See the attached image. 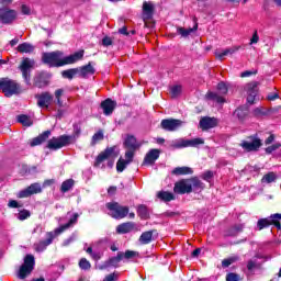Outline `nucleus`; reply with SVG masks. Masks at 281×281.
<instances>
[{
    "label": "nucleus",
    "instance_id": "1",
    "mask_svg": "<svg viewBox=\"0 0 281 281\" xmlns=\"http://www.w3.org/2000/svg\"><path fill=\"white\" fill-rule=\"evenodd\" d=\"M85 57V50L81 49L77 53H72L69 56L64 57L61 50H55L50 53L42 54L43 65H47L49 68H60L67 65H75Z\"/></svg>",
    "mask_w": 281,
    "mask_h": 281
},
{
    "label": "nucleus",
    "instance_id": "2",
    "mask_svg": "<svg viewBox=\"0 0 281 281\" xmlns=\"http://www.w3.org/2000/svg\"><path fill=\"white\" fill-rule=\"evenodd\" d=\"M82 127L81 124H72V135H61L52 137L46 145L47 149L58 150L64 147H68L70 144L75 143L76 139L81 135Z\"/></svg>",
    "mask_w": 281,
    "mask_h": 281
},
{
    "label": "nucleus",
    "instance_id": "3",
    "mask_svg": "<svg viewBox=\"0 0 281 281\" xmlns=\"http://www.w3.org/2000/svg\"><path fill=\"white\" fill-rule=\"evenodd\" d=\"M0 91L10 98L21 93V86L13 79L0 78Z\"/></svg>",
    "mask_w": 281,
    "mask_h": 281
},
{
    "label": "nucleus",
    "instance_id": "4",
    "mask_svg": "<svg viewBox=\"0 0 281 281\" xmlns=\"http://www.w3.org/2000/svg\"><path fill=\"white\" fill-rule=\"evenodd\" d=\"M35 266H36V259H34V256L32 254H27L24 258V263L20 266L18 278L20 280H24L26 277H29L32 273Z\"/></svg>",
    "mask_w": 281,
    "mask_h": 281
},
{
    "label": "nucleus",
    "instance_id": "5",
    "mask_svg": "<svg viewBox=\"0 0 281 281\" xmlns=\"http://www.w3.org/2000/svg\"><path fill=\"white\" fill-rule=\"evenodd\" d=\"M106 207L111 212V217L115 220L126 218L130 213V207L122 206L119 202H109Z\"/></svg>",
    "mask_w": 281,
    "mask_h": 281
},
{
    "label": "nucleus",
    "instance_id": "6",
    "mask_svg": "<svg viewBox=\"0 0 281 281\" xmlns=\"http://www.w3.org/2000/svg\"><path fill=\"white\" fill-rule=\"evenodd\" d=\"M247 139L250 140H243V143H239V147L245 149L246 153H254L258 151L259 148L262 147L263 143L262 139L258 137V134H254L251 136H247Z\"/></svg>",
    "mask_w": 281,
    "mask_h": 281
},
{
    "label": "nucleus",
    "instance_id": "7",
    "mask_svg": "<svg viewBox=\"0 0 281 281\" xmlns=\"http://www.w3.org/2000/svg\"><path fill=\"white\" fill-rule=\"evenodd\" d=\"M119 153L116 151V146L106 147V149H103L99 156L95 157L94 160V168H99L100 165L104 161H108L111 158H116Z\"/></svg>",
    "mask_w": 281,
    "mask_h": 281
},
{
    "label": "nucleus",
    "instance_id": "8",
    "mask_svg": "<svg viewBox=\"0 0 281 281\" xmlns=\"http://www.w3.org/2000/svg\"><path fill=\"white\" fill-rule=\"evenodd\" d=\"M184 122L180 119H164L160 128L166 132H177L183 126Z\"/></svg>",
    "mask_w": 281,
    "mask_h": 281
},
{
    "label": "nucleus",
    "instance_id": "9",
    "mask_svg": "<svg viewBox=\"0 0 281 281\" xmlns=\"http://www.w3.org/2000/svg\"><path fill=\"white\" fill-rule=\"evenodd\" d=\"M58 236L59 234L56 235L55 231L46 233L47 239H42L38 243L34 244V250L36 252L45 251L49 245H53L54 239Z\"/></svg>",
    "mask_w": 281,
    "mask_h": 281
},
{
    "label": "nucleus",
    "instance_id": "10",
    "mask_svg": "<svg viewBox=\"0 0 281 281\" xmlns=\"http://www.w3.org/2000/svg\"><path fill=\"white\" fill-rule=\"evenodd\" d=\"M52 79V74L42 71L34 76L33 86L38 89H44L49 85V80Z\"/></svg>",
    "mask_w": 281,
    "mask_h": 281
},
{
    "label": "nucleus",
    "instance_id": "11",
    "mask_svg": "<svg viewBox=\"0 0 281 281\" xmlns=\"http://www.w3.org/2000/svg\"><path fill=\"white\" fill-rule=\"evenodd\" d=\"M43 192V188L38 182H34L31 186H29L26 189H23L19 191L18 199H27L34 194H38Z\"/></svg>",
    "mask_w": 281,
    "mask_h": 281
},
{
    "label": "nucleus",
    "instance_id": "12",
    "mask_svg": "<svg viewBox=\"0 0 281 281\" xmlns=\"http://www.w3.org/2000/svg\"><path fill=\"white\" fill-rule=\"evenodd\" d=\"M16 11L14 9L1 8L0 21L4 25L12 24L16 20Z\"/></svg>",
    "mask_w": 281,
    "mask_h": 281
},
{
    "label": "nucleus",
    "instance_id": "13",
    "mask_svg": "<svg viewBox=\"0 0 281 281\" xmlns=\"http://www.w3.org/2000/svg\"><path fill=\"white\" fill-rule=\"evenodd\" d=\"M204 139L195 137L193 139H180L176 143L175 148H196L198 146L204 145Z\"/></svg>",
    "mask_w": 281,
    "mask_h": 281
},
{
    "label": "nucleus",
    "instance_id": "14",
    "mask_svg": "<svg viewBox=\"0 0 281 281\" xmlns=\"http://www.w3.org/2000/svg\"><path fill=\"white\" fill-rule=\"evenodd\" d=\"M173 191L177 194L183 195L190 194L191 192H193V189L191 187L189 179H181L175 183Z\"/></svg>",
    "mask_w": 281,
    "mask_h": 281
},
{
    "label": "nucleus",
    "instance_id": "15",
    "mask_svg": "<svg viewBox=\"0 0 281 281\" xmlns=\"http://www.w3.org/2000/svg\"><path fill=\"white\" fill-rule=\"evenodd\" d=\"M36 105H38L40 109H48L49 104H52L54 97L49 92H42L40 94H35Z\"/></svg>",
    "mask_w": 281,
    "mask_h": 281
},
{
    "label": "nucleus",
    "instance_id": "16",
    "mask_svg": "<svg viewBox=\"0 0 281 281\" xmlns=\"http://www.w3.org/2000/svg\"><path fill=\"white\" fill-rule=\"evenodd\" d=\"M122 260H123V252L119 251L115 257H111L110 259L104 261L101 266H99V269L100 270H106V269H109L111 267L119 268L120 267V262Z\"/></svg>",
    "mask_w": 281,
    "mask_h": 281
},
{
    "label": "nucleus",
    "instance_id": "17",
    "mask_svg": "<svg viewBox=\"0 0 281 281\" xmlns=\"http://www.w3.org/2000/svg\"><path fill=\"white\" fill-rule=\"evenodd\" d=\"M159 149H149L145 156V159H143L142 166H154L155 162L159 159Z\"/></svg>",
    "mask_w": 281,
    "mask_h": 281
},
{
    "label": "nucleus",
    "instance_id": "18",
    "mask_svg": "<svg viewBox=\"0 0 281 281\" xmlns=\"http://www.w3.org/2000/svg\"><path fill=\"white\" fill-rule=\"evenodd\" d=\"M52 135V131H44L43 133H41L40 135L35 136L32 138V140L29 143V145L32 148H35L37 146L43 145L44 143H46L48 140V137Z\"/></svg>",
    "mask_w": 281,
    "mask_h": 281
},
{
    "label": "nucleus",
    "instance_id": "19",
    "mask_svg": "<svg viewBox=\"0 0 281 281\" xmlns=\"http://www.w3.org/2000/svg\"><path fill=\"white\" fill-rule=\"evenodd\" d=\"M218 125L217 119L205 116L200 120V128L202 131H207L211 128H216Z\"/></svg>",
    "mask_w": 281,
    "mask_h": 281
},
{
    "label": "nucleus",
    "instance_id": "20",
    "mask_svg": "<svg viewBox=\"0 0 281 281\" xmlns=\"http://www.w3.org/2000/svg\"><path fill=\"white\" fill-rule=\"evenodd\" d=\"M100 108L103 110V115H112L115 108H116V102L112 99H104L101 104Z\"/></svg>",
    "mask_w": 281,
    "mask_h": 281
},
{
    "label": "nucleus",
    "instance_id": "21",
    "mask_svg": "<svg viewBox=\"0 0 281 281\" xmlns=\"http://www.w3.org/2000/svg\"><path fill=\"white\" fill-rule=\"evenodd\" d=\"M123 145L127 150H137L139 147H142V145L137 143L136 136L131 134L126 135Z\"/></svg>",
    "mask_w": 281,
    "mask_h": 281
},
{
    "label": "nucleus",
    "instance_id": "22",
    "mask_svg": "<svg viewBox=\"0 0 281 281\" xmlns=\"http://www.w3.org/2000/svg\"><path fill=\"white\" fill-rule=\"evenodd\" d=\"M78 218H79V214L74 213L72 217L69 220L68 223L55 228V235H60V234L65 233L66 231H68L71 225H75L78 222Z\"/></svg>",
    "mask_w": 281,
    "mask_h": 281
},
{
    "label": "nucleus",
    "instance_id": "23",
    "mask_svg": "<svg viewBox=\"0 0 281 281\" xmlns=\"http://www.w3.org/2000/svg\"><path fill=\"white\" fill-rule=\"evenodd\" d=\"M78 69L79 77L86 79L89 75H95V68L91 65V61L88 63L86 66L76 67Z\"/></svg>",
    "mask_w": 281,
    "mask_h": 281
},
{
    "label": "nucleus",
    "instance_id": "24",
    "mask_svg": "<svg viewBox=\"0 0 281 281\" xmlns=\"http://www.w3.org/2000/svg\"><path fill=\"white\" fill-rule=\"evenodd\" d=\"M233 115H235L239 122H244L247 119V116L249 115L248 105H239L235 110V112H233Z\"/></svg>",
    "mask_w": 281,
    "mask_h": 281
},
{
    "label": "nucleus",
    "instance_id": "25",
    "mask_svg": "<svg viewBox=\"0 0 281 281\" xmlns=\"http://www.w3.org/2000/svg\"><path fill=\"white\" fill-rule=\"evenodd\" d=\"M135 229V223L134 222H124L116 227V233L119 235H124L133 232Z\"/></svg>",
    "mask_w": 281,
    "mask_h": 281
},
{
    "label": "nucleus",
    "instance_id": "26",
    "mask_svg": "<svg viewBox=\"0 0 281 281\" xmlns=\"http://www.w3.org/2000/svg\"><path fill=\"white\" fill-rule=\"evenodd\" d=\"M188 180L191 183L193 192H198V191L202 192L205 189L204 182H202L201 179H199L196 176H193Z\"/></svg>",
    "mask_w": 281,
    "mask_h": 281
},
{
    "label": "nucleus",
    "instance_id": "27",
    "mask_svg": "<svg viewBox=\"0 0 281 281\" xmlns=\"http://www.w3.org/2000/svg\"><path fill=\"white\" fill-rule=\"evenodd\" d=\"M142 10L145 19H153L155 13V5L153 2H143Z\"/></svg>",
    "mask_w": 281,
    "mask_h": 281
},
{
    "label": "nucleus",
    "instance_id": "28",
    "mask_svg": "<svg viewBox=\"0 0 281 281\" xmlns=\"http://www.w3.org/2000/svg\"><path fill=\"white\" fill-rule=\"evenodd\" d=\"M155 232H156L155 229L143 232L138 239L140 245H149L153 241V235Z\"/></svg>",
    "mask_w": 281,
    "mask_h": 281
},
{
    "label": "nucleus",
    "instance_id": "29",
    "mask_svg": "<svg viewBox=\"0 0 281 281\" xmlns=\"http://www.w3.org/2000/svg\"><path fill=\"white\" fill-rule=\"evenodd\" d=\"M194 170H192L189 167H178L171 170V175L175 176H187V175H193Z\"/></svg>",
    "mask_w": 281,
    "mask_h": 281
},
{
    "label": "nucleus",
    "instance_id": "30",
    "mask_svg": "<svg viewBox=\"0 0 281 281\" xmlns=\"http://www.w3.org/2000/svg\"><path fill=\"white\" fill-rule=\"evenodd\" d=\"M79 75V70L78 68H69V69H66V70H63L61 71V77L64 79H68V80H74V78Z\"/></svg>",
    "mask_w": 281,
    "mask_h": 281
},
{
    "label": "nucleus",
    "instance_id": "31",
    "mask_svg": "<svg viewBox=\"0 0 281 281\" xmlns=\"http://www.w3.org/2000/svg\"><path fill=\"white\" fill-rule=\"evenodd\" d=\"M271 225H273V221L269 217L260 218L257 223V227L259 232H262L266 228H269Z\"/></svg>",
    "mask_w": 281,
    "mask_h": 281
},
{
    "label": "nucleus",
    "instance_id": "32",
    "mask_svg": "<svg viewBox=\"0 0 281 281\" xmlns=\"http://www.w3.org/2000/svg\"><path fill=\"white\" fill-rule=\"evenodd\" d=\"M16 50L21 54H31L34 52V46L30 43H21L18 47Z\"/></svg>",
    "mask_w": 281,
    "mask_h": 281
},
{
    "label": "nucleus",
    "instance_id": "33",
    "mask_svg": "<svg viewBox=\"0 0 281 281\" xmlns=\"http://www.w3.org/2000/svg\"><path fill=\"white\" fill-rule=\"evenodd\" d=\"M241 232H244V225L243 224H236L235 226L228 228L227 236L228 237H236Z\"/></svg>",
    "mask_w": 281,
    "mask_h": 281
},
{
    "label": "nucleus",
    "instance_id": "34",
    "mask_svg": "<svg viewBox=\"0 0 281 281\" xmlns=\"http://www.w3.org/2000/svg\"><path fill=\"white\" fill-rule=\"evenodd\" d=\"M198 30V24H195L193 27L184 29V27H177V33L182 36L183 38H187L190 36V34Z\"/></svg>",
    "mask_w": 281,
    "mask_h": 281
},
{
    "label": "nucleus",
    "instance_id": "35",
    "mask_svg": "<svg viewBox=\"0 0 281 281\" xmlns=\"http://www.w3.org/2000/svg\"><path fill=\"white\" fill-rule=\"evenodd\" d=\"M18 122L22 124V126L24 127H31L33 126V121L31 120V117L29 115L25 114H21L16 116Z\"/></svg>",
    "mask_w": 281,
    "mask_h": 281
},
{
    "label": "nucleus",
    "instance_id": "36",
    "mask_svg": "<svg viewBox=\"0 0 281 281\" xmlns=\"http://www.w3.org/2000/svg\"><path fill=\"white\" fill-rule=\"evenodd\" d=\"M157 198L165 201V202H170V201H173L176 199L173 193H170L168 191H160L159 193H157Z\"/></svg>",
    "mask_w": 281,
    "mask_h": 281
},
{
    "label": "nucleus",
    "instance_id": "37",
    "mask_svg": "<svg viewBox=\"0 0 281 281\" xmlns=\"http://www.w3.org/2000/svg\"><path fill=\"white\" fill-rule=\"evenodd\" d=\"M74 186H75V180L68 179L61 183V188L59 189V191H61L63 193H67L74 188Z\"/></svg>",
    "mask_w": 281,
    "mask_h": 281
},
{
    "label": "nucleus",
    "instance_id": "38",
    "mask_svg": "<svg viewBox=\"0 0 281 281\" xmlns=\"http://www.w3.org/2000/svg\"><path fill=\"white\" fill-rule=\"evenodd\" d=\"M137 214H138L139 218H142V220L149 218L148 207H146V205H144V204L138 205Z\"/></svg>",
    "mask_w": 281,
    "mask_h": 281
},
{
    "label": "nucleus",
    "instance_id": "39",
    "mask_svg": "<svg viewBox=\"0 0 281 281\" xmlns=\"http://www.w3.org/2000/svg\"><path fill=\"white\" fill-rule=\"evenodd\" d=\"M269 218H271L273 226L277 228V231H281V214H270Z\"/></svg>",
    "mask_w": 281,
    "mask_h": 281
},
{
    "label": "nucleus",
    "instance_id": "40",
    "mask_svg": "<svg viewBox=\"0 0 281 281\" xmlns=\"http://www.w3.org/2000/svg\"><path fill=\"white\" fill-rule=\"evenodd\" d=\"M33 65L30 60V58H24L21 61V65L19 66L20 71H31Z\"/></svg>",
    "mask_w": 281,
    "mask_h": 281
},
{
    "label": "nucleus",
    "instance_id": "41",
    "mask_svg": "<svg viewBox=\"0 0 281 281\" xmlns=\"http://www.w3.org/2000/svg\"><path fill=\"white\" fill-rule=\"evenodd\" d=\"M237 261H239V257L238 256H232L227 259H223L222 260V268L226 269L229 266H232L233 263H236Z\"/></svg>",
    "mask_w": 281,
    "mask_h": 281
},
{
    "label": "nucleus",
    "instance_id": "42",
    "mask_svg": "<svg viewBox=\"0 0 281 281\" xmlns=\"http://www.w3.org/2000/svg\"><path fill=\"white\" fill-rule=\"evenodd\" d=\"M130 164H131L130 161H126L123 158H119L116 162V172L122 173Z\"/></svg>",
    "mask_w": 281,
    "mask_h": 281
},
{
    "label": "nucleus",
    "instance_id": "43",
    "mask_svg": "<svg viewBox=\"0 0 281 281\" xmlns=\"http://www.w3.org/2000/svg\"><path fill=\"white\" fill-rule=\"evenodd\" d=\"M206 98L209 100L215 101L216 103H225L226 102L225 98L218 95L216 92H207Z\"/></svg>",
    "mask_w": 281,
    "mask_h": 281
},
{
    "label": "nucleus",
    "instance_id": "44",
    "mask_svg": "<svg viewBox=\"0 0 281 281\" xmlns=\"http://www.w3.org/2000/svg\"><path fill=\"white\" fill-rule=\"evenodd\" d=\"M104 140V133L100 130L99 132L94 133L92 136V140L90 142V145L95 146L98 142Z\"/></svg>",
    "mask_w": 281,
    "mask_h": 281
},
{
    "label": "nucleus",
    "instance_id": "45",
    "mask_svg": "<svg viewBox=\"0 0 281 281\" xmlns=\"http://www.w3.org/2000/svg\"><path fill=\"white\" fill-rule=\"evenodd\" d=\"M64 95V89L59 88L55 91V99H56V104L58 108H64V103L61 100V97Z\"/></svg>",
    "mask_w": 281,
    "mask_h": 281
},
{
    "label": "nucleus",
    "instance_id": "46",
    "mask_svg": "<svg viewBox=\"0 0 281 281\" xmlns=\"http://www.w3.org/2000/svg\"><path fill=\"white\" fill-rule=\"evenodd\" d=\"M277 179V176L273 172H269L266 176H262V183H272Z\"/></svg>",
    "mask_w": 281,
    "mask_h": 281
},
{
    "label": "nucleus",
    "instance_id": "47",
    "mask_svg": "<svg viewBox=\"0 0 281 281\" xmlns=\"http://www.w3.org/2000/svg\"><path fill=\"white\" fill-rule=\"evenodd\" d=\"M246 268H247L248 271L254 272L256 269L259 268V265L257 263L256 260L249 259L247 261Z\"/></svg>",
    "mask_w": 281,
    "mask_h": 281
},
{
    "label": "nucleus",
    "instance_id": "48",
    "mask_svg": "<svg viewBox=\"0 0 281 281\" xmlns=\"http://www.w3.org/2000/svg\"><path fill=\"white\" fill-rule=\"evenodd\" d=\"M30 217H31V212L29 210H25V209L21 210L19 215H18V218L21 222H23V221H25Z\"/></svg>",
    "mask_w": 281,
    "mask_h": 281
},
{
    "label": "nucleus",
    "instance_id": "49",
    "mask_svg": "<svg viewBox=\"0 0 281 281\" xmlns=\"http://www.w3.org/2000/svg\"><path fill=\"white\" fill-rule=\"evenodd\" d=\"M79 268L82 270H90L91 269V263L89 260H87L86 258H82L79 260Z\"/></svg>",
    "mask_w": 281,
    "mask_h": 281
},
{
    "label": "nucleus",
    "instance_id": "50",
    "mask_svg": "<svg viewBox=\"0 0 281 281\" xmlns=\"http://www.w3.org/2000/svg\"><path fill=\"white\" fill-rule=\"evenodd\" d=\"M258 86H259L258 81L248 82L247 86H246V91L247 92L258 91Z\"/></svg>",
    "mask_w": 281,
    "mask_h": 281
},
{
    "label": "nucleus",
    "instance_id": "51",
    "mask_svg": "<svg viewBox=\"0 0 281 281\" xmlns=\"http://www.w3.org/2000/svg\"><path fill=\"white\" fill-rule=\"evenodd\" d=\"M279 148H281V143H274L266 148V155H272Z\"/></svg>",
    "mask_w": 281,
    "mask_h": 281
},
{
    "label": "nucleus",
    "instance_id": "52",
    "mask_svg": "<svg viewBox=\"0 0 281 281\" xmlns=\"http://www.w3.org/2000/svg\"><path fill=\"white\" fill-rule=\"evenodd\" d=\"M136 149H127L125 151V161H128L130 164L134 161Z\"/></svg>",
    "mask_w": 281,
    "mask_h": 281
},
{
    "label": "nucleus",
    "instance_id": "53",
    "mask_svg": "<svg viewBox=\"0 0 281 281\" xmlns=\"http://www.w3.org/2000/svg\"><path fill=\"white\" fill-rule=\"evenodd\" d=\"M217 91L221 92L222 95H226L228 93V88L225 82L221 81L216 86Z\"/></svg>",
    "mask_w": 281,
    "mask_h": 281
},
{
    "label": "nucleus",
    "instance_id": "54",
    "mask_svg": "<svg viewBox=\"0 0 281 281\" xmlns=\"http://www.w3.org/2000/svg\"><path fill=\"white\" fill-rule=\"evenodd\" d=\"M22 78H24V82L26 86H31V70H21Z\"/></svg>",
    "mask_w": 281,
    "mask_h": 281
},
{
    "label": "nucleus",
    "instance_id": "55",
    "mask_svg": "<svg viewBox=\"0 0 281 281\" xmlns=\"http://www.w3.org/2000/svg\"><path fill=\"white\" fill-rule=\"evenodd\" d=\"M214 178V173L212 170H206L204 173L201 175V179L205 180L206 182H211Z\"/></svg>",
    "mask_w": 281,
    "mask_h": 281
},
{
    "label": "nucleus",
    "instance_id": "56",
    "mask_svg": "<svg viewBox=\"0 0 281 281\" xmlns=\"http://www.w3.org/2000/svg\"><path fill=\"white\" fill-rule=\"evenodd\" d=\"M138 257V252L134 251V250H126L125 252H123V259L125 258L126 260H130L132 258H136Z\"/></svg>",
    "mask_w": 281,
    "mask_h": 281
},
{
    "label": "nucleus",
    "instance_id": "57",
    "mask_svg": "<svg viewBox=\"0 0 281 281\" xmlns=\"http://www.w3.org/2000/svg\"><path fill=\"white\" fill-rule=\"evenodd\" d=\"M226 281H241L240 276L235 272H228L226 276Z\"/></svg>",
    "mask_w": 281,
    "mask_h": 281
},
{
    "label": "nucleus",
    "instance_id": "58",
    "mask_svg": "<svg viewBox=\"0 0 281 281\" xmlns=\"http://www.w3.org/2000/svg\"><path fill=\"white\" fill-rule=\"evenodd\" d=\"M181 90H182L181 86L171 87V89H170L171 97L176 98V97L180 95Z\"/></svg>",
    "mask_w": 281,
    "mask_h": 281
},
{
    "label": "nucleus",
    "instance_id": "59",
    "mask_svg": "<svg viewBox=\"0 0 281 281\" xmlns=\"http://www.w3.org/2000/svg\"><path fill=\"white\" fill-rule=\"evenodd\" d=\"M280 99V94L278 92H269L267 95V100L272 102Z\"/></svg>",
    "mask_w": 281,
    "mask_h": 281
},
{
    "label": "nucleus",
    "instance_id": "60",
    "mask_svg": "<svg viewBox=\"0 0 281 281\" xmlns=\"http://www.w3.org/2000/svg\"><path fill=\"white\" fill-rule=\"evenodd\" d=\"M164 217H167V218H175V217H178L180 216V213L179 212H171V211H167L162 214Z\"/></svg>",
    "mask_w": 281,
    "mask_h": 281
},
{
    "label": "nucleus",
    "instance_id": "61",
    "mask_svg": "<svg viewBox=\"0 0 281 281\" xmlns=\"http://www.w3.org/2000/svg\"><path fill=\"white\" fill-rule=\"evenodd\" d=\"M102 45H103L104 47H109V46L113 45V40H112V37L104 36V37L102 38Z\"/></svg>",
    "mask_w": 281,
    "mask_h": 281
},
{
    "label": "nucleus",
    "instance_id": "62",
    "mask_svg": "<svg viewBox=\"0 0 281 281\" xmlns=\"http://www.w3.org/2000/svg\"><path fill=\"white\" fill-rule=\"evenodd\" d=\"M257 74H258L257 70H255V71L246 70V71L241 72L240 77L247 78V77L256 76Z\"/></svg>",
    "mask_w": 281,
    "mask_h": 281
},
{
    "label": "nucleus",
    "instance_id": "63",
    "mask_svg": "<svg viewBox=\"0 0 281 281\" xmlns=\"http://www.w3.org/2000/svg\"><path fill=\"white\" fill-rule=\"evenodd\" d=\"M117 280V274L115 272H112L104 277L103 281H116Z\"/></svg>",
    "mask_w": 281,
    "mask_h": 281
},
{
    "label": "nucleus",
    "instance_id": "64",
    "mask_svg": "<svg viewBox=\"0 0 281 281\" xmlns=\"http://www.w3.org/2000/svg\"><path fill=\"white\" fill-rule=\"evenodd\" d=\"M9 207H11V209H20V207H22V205H20L19 202H16L15 200H11L9 202Z\"/></svg>",
    "mask_w": 281,
    "mask_h": 281
}]
</instances>
